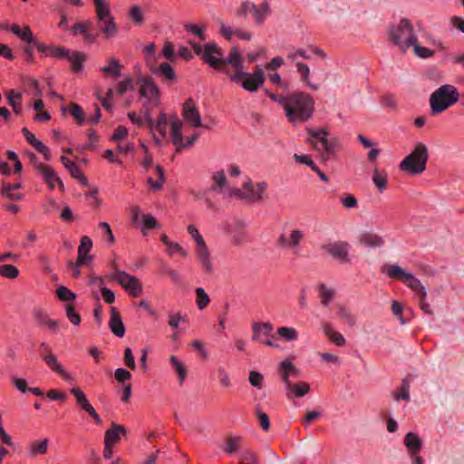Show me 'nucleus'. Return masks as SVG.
Masks as SVG:
<instances>
[{
  "mask_svg": "<svg viewBox=\"0 0 464 464\" xmlns=\"http://www.w3.org/2000/svg\"><path fill=\"white\" fill-rule=\"evenodd\" d=\"M202 60L211 68L224 72L233 82H240L246 75L244 61L238 47L234 46L224 58L222 50L213 42L205 45Z\"/></svg>",
  "mask_w": 464,
  "mask_h": 464,
  "instance_id": "f257e3e1",
  "label": "nucleus"
},
{
  "mask_svg": "<svg viewBox=\"0 0 464 464\" xmlns=\"http://www.w3.org/2000/svg\"><path fill=\"white\" fill-rule=\"evenodd\" d=\"M314 102L304 92H295L288 95L285 115L291 122L306 121L314 111Z\"/></svg>",
  "mask_w": 464,
  "mask_h": 464,
  "instance_id": "f03ea898",
  "label": "nucleus"
},
{
  "mask_svg": "<svg viewBox=\"0 0 464 464\" xmlns=\"http://www.w3.org/2000/svg\"><path fill=\"white\" fill-rule=\"evenodd\" d=\"M416 38L412 24L407 19H401L397 24L392 25L389 31L390 41L402 53H405L415 44Z\"/></svg>",
  "mask_w": 464,
  "mask_h": 464,
  "instance_id": "7ed1b4c3",
  "label": "nucleus"
},
{
  "mask_svg": "<svg viewBox=\"0 0 464 464\" xmlns=\"http://www.w3.org/2000/svg\"><path fill=\"white\" fill-rule=\"evenodd\" d=\"M137 83L140 85V94L146 99L143 104L144 119L150 127L152 126V118L150 109L157 106L160 99V91L153 81L146 76H139Z\"/></svg>",
  "mask_w": 464,
  "mask_h": 464,
  "instance_id": "20e7f679",
  "label": "nucleus"
},
{
  "mask_svg": "<svg viewBox=\"0 0 464 464\" xmlns=\"http://www.w3.org/2000/svg\"><path fill=\"white\" fill-rule=\"evenodd\" d=\"M428 151L424 144L419 143L400 163V169L411 175L422 173L426 169Z\"/></svg>",
  "mask_w": 464,
  "mask_h": 464,
  "instance_id": "39448f33",
  "label": "nucleus"
},
{
  "mask_svg": "<svg viewBox=\"0 0 464 464\" xmlns=\"http://www.w3.org/2000/svg\"><path fill=\"white\" fill-rule=\"evenodd\" d=\"M97 25L106 38L115 36L118 27L114 22L109 5L103 0H94Z\"/></svg>",
  "mask_w": 464,
  "mask_h": 464,
  "instance_id": "423d86ee",
  "label": "nucleus"
},
{
  "mask_svg": "<svg viewBox=\"0 0 464 464\" xmlns=\"http://www.w3.org/2000/svg\"><path fill=\"white\" fill-rule=\"evenodd\" d=\"M113 266L115 271L109 276V278L117 281L131 296H140L142 294V286L139 279L127 274L125 271L119 270L114 263Z\"/></svg>",
  "mask_w": 464,
  "mask_h": 464,
  "instance_id": "0eeeda50",
  "label": "nucleus"
},
{
  "mask_svg": "<svg viewBox=\"0 0 464 464\" xmlns=\"http://www.w3.org/2000/svg\"><path fill=\"white\" fill-rule=\"evenodd\" d=\"M271 12L267 0H264L259 6L252 2L245 1L241 3L239 9L237 11V14L238 16H246L249 13H252L256 24H262L271 14Z\"/></svg>",
  "mask_w": 464,
  "mask_h": 464,
  "instance_id": "6e6552de",
  "label": "nucleus"
},
{
  "mask_svg": "<svg viewBox=\"0 0 464 464\" xmlns=\"http://www.w3.org/2000/svg\"><path fill=\"white\" fill-rule=\"evenodd\" d=\"M459 92L455 86L446 84L437 89V113L442 112L459 100Z\"/></svg>",
  "mask_w": 464,
  "mask_h": 464,
  "instance_id": "1a4fd4ad",
  "label": "nucleus"
},
{
  "mask_svg": "<svg viewBox=\"0 0 464 464\" xmlns=\"http://www.w3.org/2000/svg\"><path fill=\"white\" fill-rule=\"evenodd\" d=\"M307 132L312 138L317 140L316 142L309 140V142L313 144L315 150H320L323 149L328 155L334 153L336 141L334 140H331L327 139L328 131L325 129H320L317 130L307 129Z\"/></svg>",
  "mask_w": 464,
  "mask_h": 464,
  "instance_id": "9d476101",
  "label": "nucleus"
},
{
  "mask_svg": "<svg viewBox=\"0 0 464 464\" xmlns=\"http://www.w3.org/2000/svg\"><path fill=\"white\" fill-rule=\"evenodd\" d=\"M182 115L185 121L194 128H208L201 122L200 113L196 107L194 101L188 98L183 104Z\"/></svg>",
  "mask_w": 464,
  "mask_h": 464,
  "instance_id": "9b49d317",
  "label": "nucleus"
},
{
  "mask_svg": "<svg viewBox=\"0 0 464 464\" xmlns=\"http://www.w3.org/2000/svg\"><path fill=\"white\" fill-rule=\"evenodd\" d=\"M49 55L59 58H67L71 61L72 69L80 71L84 61V55L81 53H72L64 47H51Z\"/></svg>",
  "mask_w": 464,
  "mask_h": 464,
  "instance_id": "f8f14e48",
  "label": "nucleus"
},
{
  "mask_svg": "<svg viewBox=\"0 0 464 464\" xmlns=\"http://www.w3.org/2000/svg\"><path fill=\"white\" fill-rule=\"evenodd\" d=\"M325 251L341 263H349L350 245L345 241H336L324 246Z\"/></svg>",
  "mask_w": 464,
  "mask_h": 464,
  "instance_id": "ddd939ff",
  "label": "nucleus"
},
{
  "mask_svg": "<svg viewBox=\"0 0 464 464\" xmlns=\"http://www.w3.org/2000/svg\"><path fill=\"white\" fill-rule=\"evenodd\" d=\"M267 188L266 182H259L256 184H253L251 180H248L244 183L243 188L246 191L245 199L250 201H258L263 199V195L266 192Z\"/></svg>",
  "mask_w": 464,
  "mask_h": 464,
  "instance_id": "4468645a",
  "label": "nucleus"
},
{
  "mask_svg": "<svg viewBox=\"0 0 464 464\" xmlns=\"http://www.w3.org/2000/svg\"><path fill=\"white\" fill-rule=\"evenodd\" d=\"M92 247V239L87 237L83 236L81 238V243L78 247V257L75 263H72V266H82L85 265L88 261L92 260V256H89L88 253L91 251Z\"/></svg>",
  "mask_w": 464,
  "mask_h": 464,
  "instance_id": "2eb2a0df",
  "label": "nucleus"
},
{
  "mask_svg": "<svg viewBox=\"0 0 464 464\" xmlns=\"http://www.w3.org/2000/svg\"><path fill=\"white\" fill-rule=\"evenodd\" d=\"M358 243L366 247L377 248L384 245V239L376 233L362 231L358 236Z\"/></svg>",
  "mask_w": 464,
  "mask_h": 464,
  "instance_id": "dca6fc26",
  "label": "nucleus"
},
{
  "mask_svg": "<svg viewBox=\"0 0 464 464\" xmlns=\"http://www.w3.org/2000/svg\"><path fill=\"white\" fill-rule=\"evenodd\" d=\"M279 373L285 384V390L289 392L292 387L290 376L297 377L299 375L298 369L290 361H284L280 363Z\"/></svg>",
  "mask_w": 464,
  "mask_h": 464,
  "instance_id": "f3484780",
  "label": "nucleus"
},
{
  "mask_svg": "<svg viewBox=\"0 0 464 464\" xmlns=\"http://www.w3.org/2000/svg\"><path fill=\"white\" fill-rule=\"evenodd\" d=\"M196 256L205 271L211 274L213 272V265L209 257L208 248L204 240L196 244Z\"/></svg>",
  "mask_w": 464,
  "mask_h": 464,
  "instance_id": "a211bd4d",
  "label": "nucleus"
},
{
  "mask_svg": "<svg viewBox=\"0 0 464 464\" xmlns=\"http://www.w3.org/2000/svg\"><path fill=\"white\" fill-rule=\"evenodd\" d=\"M22 132L25 138V140L40 153L43 154L45 160L49 161L51 160V151L48 147H46L42 141L36 140L35 136L31 133L27 128H23Z\"/></svg>",
  "mask_w": 464,
  "mask_h": 464,
  "instance_id": "6ab92c4d",
  "label": "nucleus"
},
{
  "mask_svg": "<svg viewBox=\"0 0 464 464\" xmlns=\"http://www.w3.org/2000/svg\"><path fill=\"white\" fill-rule=\"evenodd\" d=\"M33 315L35 323L38 325H45L48 329L53 332H56L58 327V321L53 320L49 317V315L41 308H34L33 311Z\"/></svg>",
  "mask_w": 464,
  "mask_h": 464,
  "instance_id": "aec40b11",
  "label": "nucleus"
},
{
  "mask_svg": "<svg viewBox=\"0 0 464 464\" xmlns=\"http://www.w3.org/2000/svg\"><path fill=\"white\" fill-rule=\"evenodd\" d=\"M403 444L407 449L408 454L413 456L420 451L422 446V440L416 433L408 432L404 437Z\"/></svg>",
  "mask_w": 464,
  "mask_h": 464,
  "instance_id": "412c9836",
  "label": "nucleus"
},
{
  "mask_svg": "<svg viewBox=\"0 0 464 464\" xmlns=\"http://www.w3.org/2000/svg\"><path fill=\"white\" fill-rule=\"evenodd\" d=\"M110 329L118 337H122L125 334V327L121 317L115 307H111Z\"/></svg>",
  "mask_w": 464,
  "mask_h": 464,
  "instance_id": "4be33fe9",
  "label": "nucleus"
},
{
  "mask_svg": "<svg viewBox=\"0 0 464 464\" xmlns=\"http://www.w3.org/2000/svg\"><path fill=\"white\" fill-rule=\"evenodd\" d=\"M121 68L122 65L120 62L116 58L111 57L108 60V65L102 67L101 72L105 77H112L117 80L121 75Z\"/></svg>",
  "mask_w": 464,
  "mask_h": 464,
  "instance_id": "5701e85b",
  "label": "nucleus"
},
{
  "mask_svg": "<svg viewBox=\"0 0 464 464\" xmlns=\"http://www.w3.org/2000/svg\"><path fill=\"white\" fill-rule=\"evenodd\" d=\"M61 161L74 179H78L83 186H88L86 177L73 161H71L65 156L61 157Z\"/></svg>",
  "mask_w": 464,
  "mask_h": 464,
  "instance_id": "b1692460",
  "label": "nucleus"
},
{
  "mask_svg": "<svg viewBox=\"0 0 464 464\" xmlns=\"http://www.w3.org/2000/svg\"><path fill=\"white\" fill-rule=\"evenodd\" d=\"M382 272L386 273V275L392 279L398 280L400 282H403L407 279L408 276L411 273L405 271L403 268L397 265H385L382 267Z\"/></svg>",
  "mask_w": 464,
  "mask_h": 464,
  "instance_id": "393cba45",
  "label": "nucleus"
},
{
  "mask_svg": "<svg viewBox=\"0 0 464 464\" xmlns=\"http://www.w3.org/2000/svg\"><path fill=\"white\" fill-rule=\"evenodd\" d=\"M43 360L50 369L59 373L64 380H71V376L63 370L62 365L58 362L56 356L53 353L43 354Z\"/></svg>",
  "mask_w": 464,
  "mask_h": 464,
  "instance_id": "a878e982",
  "label": "nucleus"
},
{
  "mask_svg": "<svg viewBox=\"0 0 464 464\" xmlns=\"http://www.w3.org/2000/svg\"><path fill=\"white\" fill-rule=\"evenodd\" d=\"M125 428L121 425L111 423V428L105 432L104 444L113 446L121 440V433H125Z\"/></svg>",
  "mask_w": 464,
  "mask_h": 464,
  "instance_id": "bb28decb",
  "label": "nucleus"
},
{
  "mask_svg": "<svg viewBox=\"0 0 464 464\" xmlns=\"http://www.w3.org/2000/svg\"><path fill=\"white\" fill-rule=\"evenodd\" d=\"M322 328L324 334L329 338V340L332 343H334L337 346H343L345 344V338L339 332L335 331L329 323L324 322L322 324Z\"/></svg>",
  "mask_w": 464,
  "mask_h": 464,
  "instance_id": "cd10ccee",
  "label": "nucleus"
},
{
  "mask_svg": "<svg viewBox=\"0 0 464 464\" xmlns=\"http://www.w3.org/2000/svg\"><path fill=\"white\" fill-rule=\"evenodd\" d=\"M182 127L183 123L179 119L175 118L171 121V138L173 143L177 146L178 150L185 147L183 143V136L181 134Z\"/></svg>",
  "mask_w": 464,
  "mask_h": 464,
  "instance_id": "c85d7f7f",
  "label": "nucleus"
},
{
  "mask_svg": "<svg viewBox=\"0 0 464 464\" xmlns=\"http://www.w3.org/2000/svg\"><path fill=\"white\" fill-rule=\"evenodd\" d=\"M44 180L48 184L51 189H53L55 183H58L60 188L63 189V184L60 178L56 175L55 171L52 168L43 169V172L40 174Z\"/></svg>",
  "mask_w": 464,
  "mask_h": 464,
  "instance_id": "c756f323",
  "label": "nucleus"
},
{
  "mask_svg": "<svg viewBox=\"0 0 464 464\" xmlns=\"http://www.w3.org/2000/svg\"><path fill=\"white\" fill-rule=\"evenodd\" d=\"M317 290L322 304L324 306H328L335 295V290L334 288L328 287L323 283H320L317 285Z\"/></svg>",
  "mask_w": 464,
  "mask_h": 464,
  "instance_id": "7c9ffc66",
  "label": "nucleus"
},
{
  "mask_svg": "<svg viewBox=\"0 0 464 464\" xmlns=\"http://www.w3.org/2000/svg\"><path fill=\"white\" fill-rule=\"evenodd\" d=\"M253 328V340H260V336H270L273 325L270 323H255Z\"/></svg>",
  "mask_w": 464,
  "mask_h": 464,
  "instance_id": "2f4dec72",
  "label": "nucleus"
},
{
  "mask_svg": "<svg viewBox=\"0 0 464 464\" xmlns=\"http://www.w3.org/2000/svg\"><path fill=\"white\" fill-rule=\"evenodd\" d=\"M410 382L407 379H403L400 389L392 392V398L396 401H410Z\"/></svg>",
  "mask_w": 464,
  "mask_h": 464,
  "instance_id": "473e14b6",
  "label": "nucleus"
},
{
  "mask_svg": "<svg viewBox=\"0 0 464 464\" xmlns=\"http://www.w3.org/2000/svg\"><path fill=\"white\" fill-rule=\"evenodd\" d=\"M20 188H21L20 183H15V184L4 183L2 189H1V194L4 197H6L7 198H9L11 200H15V201L22 200L24 198L23 194H12V191H14V189H18Z\"/></svg>",
  "mask_w": 464,
  "mask_h": 464,
  "instance_id": "72a5a7b5",
  "label": "nucleus"
},
{
  "mask_svg": "<svg viewBox=\"0 0 464 464\" xmlns=\"http://www.w3.org/2000/svg\"><path fill=\"white\" fill-rule=\"evenodd\" d=\"M72 394L75 397L77 404L86 412L90 411L93 406L89 402L86 395L83 393V392L78 388L73 387L71 390Z\"/></svg>",
  "mask_w": 464,
  "mask_h": 464,
  "instance_id": "f704fd0d",
  "label": "nucleus"
},
{
  "mask_svg": "<svg viewBox=\"0 0 464 464\" xmlns=\"http://www.w3.org/2000/svg\"><path fill=\"white\" fill-rule=\"evenodd\" d=\"M402 284L406 285L409 288L414 291L419 295V297L426 295L424 286L412 274L408 276L407 279H405Z\"/></svg>",
  "mask_w": 464,
  "mask_h": 464,
  "instance_id": "c9c22d12",
  "label": "nucleus"
},
{
  "mask_svg": "<svg viewBox=\"0 0 464 464\" xmlns=\"http://www.w3.org/2000/svg\"><path fill=\"white\" fill-rule=\"evenodd\" d=\"M309 391V384L307 382H301L295 384L292 383L290 391L288 392L286 390V395L288 396V398H291L292 396L300 398L307 394Z\"/></svg>",
  "mask_w": 464,
  "mask_h": 464,
  "instance_id": "e433bc0d",
  "label": "nucleus"
},
{
  "mask_svg": "<svg viewBox=\"0 0 464 464\" xmlns=\"http://www.w3.org/2000/svg\"><path fill=\"white\" fill-rule=\"evenodd\" d=\"M211 179L213 180V184L209 189L212 191L220 192L221 189L227 185V178L224 170H219L213 173Z\"/></svg>",
  "mask_w": 464,
  "mask_h": 464,
  "instance_id": "4c0bfd02",
  "label": "nucleus"
},
{
  "mask_svg": "<svg viewBox=\"0 0 464 464\" xmlns=\"http://www.w3.org/2000/svg\"><path fill=\"white\" fill-rule=\"evenodd\" d=\"M336 307L337 316L340 319L343 320V322L347 324L348 326L353 327L355 324L356 320L354 315L351 313V311L342 304H336Z\"/></svg>",
  "mask_w": 464,
  "mask_h": 464,
  "instance_id": "58836bf2",
  "label": "nucleus"
},
{
  "mask_svg": "<svg viewBox=\"0 0 464 464\" xmlns=\"http://www.w3.org/2000/svg\"><path fill=\"white\" fill-rule=\"evenodd\" d=\"M241 445V438L240 437H233L228 436L226 440L224 446L222 447L223 450L227 454H233L237 452L240 449Z\"/></svg>",
  "mask_w": 464,
  "mask_h": 464,
  "instance_id": "ea45409f",
  "label": "nucleus"
},
{
  "mask_svg": "<svg viewBox=\"0 0 464 464\" xmlns=\"http://www.w3.org/2000/svg\"><path fill=\"white\" fill-rule=\"evenodd\" d=\"M155 170L157 180H154L151 177H149L148 183L152 189L159 190L162 188V185L165 181V174L163 169L160 166H156Z\"/></svg>",
  "mask_w": 464,
  "mask_h": 464,
  "instance_id": "a19ab883",
  "label": "nucleus"
},
{
  "mask_svg": "<svg viewBox=\"0 0 464 464\" xmlns=\"http://www.w3.org/2000/svg\"><path fill=\"white\" fill-rule=\"evenodd\" d=\"M241 81L243 89L251 92H256L262 86V83H259L257 80L252 77L248 72H246V75Z\"/></svg>",
  "mask_w": 464,
  "mask_h": 464,
  "instance_id": "79ce46f5",
  "label": "nucleus"
},
{
  "mask_svg": "<svg viewBox=\"0 0 464 464\" xmlns=\"http://www.w3.org/2000/svg\"><path fill=\"white\" fill-rule=\"evenodd\" d=\"M296 70L300 73L301 78L304 82H305L310 88L313 90H317L318 86L315 84H312L309 81V75H310V69L309 67L301 62L295 63Z\"/></svg>",
  "mask_w": 464,
  "mask_h": 464,
  "instance_id": "37998d69",
  "label": "nucleus"
},
{
  "mask_svg": "<svg viewBox=\"0 0 464 464\" xmlns=\"http://www.w3.org/2000/svg\"><path fill=\"white\" fill-rule=\"evenodd\" d=\"M372 181L377 187L379 191L382 192L387 186V175L385 172L380 171L378 169H374Z\"/></svg>",
  "mask_w": 464,
  "mask_h": 464,
  "instance_id": "c03bdc74",
  "label": "nucleus"
},
{
  "mask_svg": "<svg viewBox=\"0 0 464 464\" xmlns=\"http://www.w3.org/2000/svg\"><path fill=\"white\" fill-rule=\"evenodd\" d=\"M169 362L179 376V382L182 383L187 376L185 365L174 355L170 356Z\"/></svg>",
  "mask_w": 464,
  "mask_h": 464,
  "instance_id": "a18cd8bd",
  "label": "nucleus"
},
{
  "mask_svg": "<svg viewBox=\"0 0 464 464\" xmlns=\"http://www.w3.org/2000/svg\"><path fill=\"white\" fill-rule=\"evenodd\" d=\"M238 464H260V462L254 451L246 450L240 453Z\"/></svg>",
  "mask_w": 464,
  "mask_h": 464,
  "instance_id": "49530a36",
  "label": "nucleus"
},
{
  "mask_svg": "<svg viewBox=\"0 0 464 464\" xmlns=\"http://www.w3.org/2000/svg\"><path fill=\"white\" fill-rule=\"evenodd\" d=\"M68 110L79 125H82L85 122L83 110L79 104L71 103Z\"/></svg>",
  "mask_w": 464,
  "mask_h": 464,
  "instance_id": "de8ad7c7",
  "label": "nucleus"
},
{
  "mask_svg": "<svg viewBox=\"0 0 464 464\" xmlns=\"http://www.w3.org/2000/svg\"><path fill=\"white\" fill-rule=\"evenodd\" d=\"M49 440L48 439H44L41 441H35L31 445L30 454L32 456L43 455L47 451Z\"/></svg>",
  "mask_w": 464,
  "mask_h": 464,
  "instance_id": "09e8293b",
  "label": "nucleus"
},
{
  "mask_svg": "<svg viewBox=\"0 0 464 464\" xmlns=\"http://www.w3.org/2000/svg\"><path fill=\"white\" fill-rule=\"evenodd\" d=\"M304 232L300 229H294L288 237V248H295L304 239Z\"/></svg>",
  "mask_w": 464,
  "mask_h": 464,
  "instance_id": "8fccbe9b",
  "label": "nucleus"
},
{
  "mask_svg": "<svg viewBox=\"0 0 464 464\" xmlns=\"http://www.w3.org/2000/svg\"><path fill=\"white\" fill-rule=\"evenodd\" d=\"M196 299L197 305L200 310L206 308L210 302L208 294L201 287L196 289Z\"/></svg>",
  "mask_w": 464,
  "mask_h": 464,
  "instance_id": "3c124183",
  "label": "nucleus"
},
{
  "mask_svg": "<svg viewBox=\"0 0 464 464\" xmlns=\"http://www.w3.org/2000/svg\"><path fill=\"white\" fill-rule=\"evenodd\" d=\"M19 275V270L13 265L0 266V276L5 278L14 279Z\"/></svg>",
  "mask_w": 464,
  "mask_h": 464,
  "instance_id": "603ef678",
  "label": "nucleus"
},
{
  "mask_svg": "<svg viewBox=\"0 0 464 464\" xmlns=\"http://www.w3.org/2000/svg\"><path fill=\"white\" fill-rule=\"evenodd\" d=\"M65 313L67 318L73 325H79L81 324V316L77 312H75L74 306L72 304L65 305Z\"/></svg>",
  "mask_w": 464,
  "mask_h": 464,
  "instance_id": "864d4df0",
  "label": "nucleus"
},
{
  "mask_svg": "<svg viewBox=\"0 0 464 464\" xmlns=\"http://www.w3.org/2000/svg\"><path fill=\"white\" fill-rule=\"evenodd\" d=\"M277 334L279 336L285 338L287 341H292L297 339V332L293 327L282 326L277 329Z\"/></svg>",
  "mask_w": 464,
  "mask_h": 464,
  "instance_id": "5fc2aeb1",
  "label": "nucleus"
},
{
  "mask_svg": "<svg viewBox=\"0 0 464 464\" xmlns=\"http://www.w3.org/2000/svg\"><path fill=\"white\" fill-rule=\"evenodd\" d=\"M256 414L260 427L266 431L270 429V420L268 415L264 412L259 406L256 407Z\"/></svg>",
  "mask_w": 464,
  "mask_h": 464,
  "instance_id": "6e6d98bb",
  "label": "nucleus"
},
{
  "mask_svg": "<svg viewBox=\"0 0 464 464\" xmlns=\"http://www.w3.org/2000/svg\"><path fill=\"white\" fill-rule=\"evenodd\" d=\"M56 295L61 301H72L76 297V295L66 286H59Z\"/></svg>",
  "mask_w": 464,
  "mask_h": 464,
  "instance_id": "4d7b16f0",
  "label": "nucleus"
},
{
  "mask_svg": "<svg viewBox=\"0 0 464 464\" xmlns=\"http://www.w3.org/2000/svg\"><path fill=\"white\" fill-rule=\"evenodd\" d=\"M411 48L413 49L414 54L420 57V58H428L433 55V51L420 46L418 44V40L416 39L415 44H413Z\"/></svg>",
  "mask_w": 464,
  "mask_h": 464,
  "instance_id": "13d9d810",
  "label": "nucleus"
},
{
  "mask_svg": "<svg viewBox=\"0 0 464 464\" xmlns=\"http://www.w3.org/2000/svg\"><path fill=\"white\" fill-rule=\"evenodd\" d=\"M133 80L130 77H126L123 81L119 82L117 86V92L123 95L128 90H133Z\"/></svg>",
  "mask_w": 464,
  "mask_h": 464,
  "instance_id": "bf43d9fd",
  "label": "nucleus"
},
{
  "mask_svg": "<svg viewBox=\"0 0 464 464\" xmlns=\"http://www.w3.org/2000/svg\"><path fill=\"white\" fill-rule=\"evenodd\" d=\"M185 30L187 32H189L193 34H195L196 36H198L201 41H205L206 40V34L204 33V29L199 27L198 25L197 24H185Z\"/></svg>",
  "mask_w": 464,
  "mask_h": 464,
  "instance_id": "052dcab7",
  "label": "nucleus"
},
{
  "mask_svg": "<svg viewBox=\"0 0 464 464\" xmlns=\"http://www.w3.org/2000/svg\"><path fill=\"white\" fill-rule=\"evenodd\" d=\"M159 71L161 72L162 75L165 76L168 80H175L176 74L174 72L173 68L167 63H163L160 65Z\"/></svg>",
  "mask_w": 464,
  "mask_h": 464,
  "instance_id": "680f3d73",
  "label": "nucleus"
},
{
  "mask_svg": "<svg viewBox=\"0 0 464 464\" xmlns=\"http://www.w3.org/2000/svg\"><path fill=\"white\" fill-rule=\"evenodd\" d=\"M185 322L186 316L181 315L179 313L169 314V325L173 329H177L181 323Z\"/></svg>",
  "mask_w": 464,
  "mask_h": 464,
  "instance_id": "e2e57ef3",
  "label": "nucleus"
},
{
  "mask_svg": "<svg viewBox=\"0 0 464 464\" xmlns=\"http://www.w3.org/2000/svg\"><path fill=\"white\" fill-rule=\"evenodd\" d=\"M130 16L132 21L138 24L143 22V14L141 9L138 5H133L130 10Z\"/></svg>",
  "mask_w": 464,
  "mask_h": 464,
  "instance_id": "0e129e2a",
  "label": "nucleus"
},
{
  "mask_svg": "<svg viewBox=\"0 0 464 464\" xmlns=\"http://www.w3.org/2000/svg\"><path fill=\"white\" fill-rule=\"evenodd\" d=\"M218 378L219 380V382L224 387H230L231 382L229 379V375L227 372V371L223 367H219L218 369Z\"/></svg>",
  "mask_w": 464,
  "mask_h": 464,
  "instance_id": "69168bd1",
  "label": "nucleus"
},
{
  "mask_svg": "<svg viewBox=\"0 0 464 464\" xmlns=\"http://www.w3.org/2000/svg\"><path fill=\"white\" fill-rule=\"evenodd\" d=\"M123 361L127 367H129L130 369H132V370L135 369L136 363H135L134 356L132 354L131 349L129 347H127L124 351Z\"/></svg>",
  "mask_w": 464,
  "mask_h": 464,
  "instance_id": "338daca9",
  "label": "nucleus"
},
{
  "mask_svg": "<svg viewBox=\"0 0 464 464\" xmlns=\"http://www.w3.org/2000/svg\"><path fill=\"white\" fill-rule=\"evenodd\" d=\"M263 379H264L263 375L258 372L252 371L249 373V382L254 387L261 388Z\"/></svg>",
  "mask_w": 464,
  "mask_h": 464,
  "instance_id": "774afa93",
  "label": "nucleus"
}]
</instances>
